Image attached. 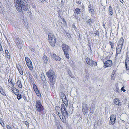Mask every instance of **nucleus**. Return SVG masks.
I'll use <instances>...</instances> for the list:
<instances>
[{
    "label": "nucleus",
    "mask_w": 129,
    "mask_h": 129,
    "mask_svg": "<svg viewBox=\"0 0 129 129\" xmlns=\"http://www.w3.org/2000/svg\"><path fill=\"white\" fill-rule=\"evenodd\" d=\"M14 3L16 9L19 12H21L22 10L26 11L28 9L27 4L23 0H15Z\"/></svg>",
    "instance_id": "f257e3e1"
},
{
    "label": "nucleus",
    "mask_w": 129,
    "mask_h": 129,
    "mask_svg": "<svg viewBox=\"0 0 129 129\" xmlns=\"http://www.w3.org/2000/svg\"><path fill=\"white\" fill-rule=\"evenodd\" d=\"M46 74L48 78L49 83L51 85H53L55 81L56 75L55 73L51 70H50L47 72Z\"/></svg>",
    "instance_id": "f03ea898"
},
{
    "label": "nucleus",
    "mask_w": 129,
    "mask_h": 129,
    "mask_svg": "<svg viewBox=\"0 0 129 129\" xmlns=\"http://www.w3.org/2000/svg\"><path fill=\"white\" fill-rule=\"evenodd\" d=\"M48 42L52 47H54L56 42V38L54 34L51 32H49L48 34Z\"/></svg>",
    "instance_id": "7ed1b4c3"
},
{
    "label": "nucleus",
    "mask_w": 129,
    "mask_h": 129,
    "mask_svg": "<svg viewBox=\"0 0 129 129\" xmlns=\"http://www.w3.org/2000/svg\"><path fill=\"white\" fill-rule=\"evenodd\" d=\"M61 112L63 116L61 118L62 121L64 123H66L67 122L66 118L68 117V114L67 112L65 106L64 105L62 104L61 105Z\"/></svg>",
    "instance_id": "20e7f679"
},
{
    "label": "nucleus",
    "mask_w": 129,
    "mask_h": 129,
    "mask_svg": "<svg viewBox=\"0 0 129 129\" xmlns=\"http://www.w3.org/2000/svg\"><path fill=\"white\" fill-rule=\"evenodd\" d=\"M36 106L37 111L41 112L44 109L43 106L41 104L40 100L36 101Z\"/></svg>",
    "instance_id": "39448f33"
},
{
    "label": "nucleus",
    "mask_w": 129,
    "mask_h": 129,
    "mask_svg": "<svg viewBox=\"0 0 129 129\" xmlns=\"http://www.w3.org/2000/svg\"><path fill=\"white\" fill-rule=\"evenodd\" d=\"M25 60L26 65L29 69L31 71H32L33 70V64L30 58L28 57H26L25 58Z\"/></svg>",
    "instance_id": "423d86ee"
},
{
    "label": "nucleus",
    "mask_w": 129,
    "mask_h": 129,
    "mask_svg": "<svg viewBox=\"0 0 129 129\" xmlns=\"http://www.w3.org/2000/svg\"><path fill=\"white\" fill-rule=\"evenodd\" d=\"M86 61L88 65L91 67L93 66H96L97 64V62H96L93 61L89 57H87L86 58Z\"/></svg>",
    "instance_id": "0eeeda50"
},
{
    "label": "nucleus",
    "mask_w": 129,
    "mask_h": 129,
    "mask_svg": "<svg viewBox=\"0 0 129 129\" xmlns=\"http://www.w3.org/2000/svg\"><path fill=\"white\" fill-rule=\"evenodd\" d=\"M13 78L10 77V76H9V78L8 80V84L7 85V86L9 88H12L14 86L15 83L13 82Z\"/></svg>",
    "instance_id": "6e6552de"
},
{
    "label": "nucleus",
    "mask_w": 129,
    "mask_h": 129,
    "mask_svg": "<svg viewBox=\"0 0 129 129\" xmlns=\"http://www.w3.org/2000/svg\"><path fill=\"white\" fill-rule=\"evenodd\" d=\"M82 110L83 114L85 115L88 112V108L87 105L85 103H83L82 104Z\"/></svg>",
    "instance_id": "1a4fd4ad"
},
{
    "label": "nucleus",
    "mask_w": 129,
    "mask_h": 129,
    "mask_svg": "<svg viewBox=\"0 0 129 129\" xmlns=\"http://www.w3.org/2000/svg\"><path fill=\"white\" fill-rule=\"evenodd\" d=\"M55 109L56 114L59 116L61 120L62 121L61 118L63 117H62L63 116H62V115H61V114H60V113L61 112V111L60 108L59 106H57L55 107Z\"/></svg>",
    "instance_id": "9d476101"
},
{
    "label": "nucleus",
    "mask_w": 129,
    "mask_h": 129,
    "mask_svg": "<svg viewBox=\"0 0 129 129\" xmlns=\"http://www.w3.org/2000/svg\"><path fill=\"white\" fill-rule=\"evenodd\" d=\"M61 48L64 52H69L70 51V48L67 45L64 43L62 44Z\"/></svg>",
    "instance_id": "9b49d317"
},
{
    "label": "nucleus",
    "mask_w": 129,
    "mask_h": 129,
    "mask_svg": "<svg viewBox=\"0 0 129 129\" xmlns=\"http://www.w3.org/2000/svg\"><path fill=\"white\" fill-rule=\"evenodd\" d=\"M112 65L113 63L111 60H107L104 63V67L105 68L110 67Z\"/></svg>",
    "instance_id": "f8f14e48"
},
{
    "label": "nucleus",
    "mask_w": 129,
    "mask_h": 129,
    "mask_svg": "<svg viewBox=\"0 0 129 129\" xmlns=\"http://www.w3.org/2000/svg\"><path fill=\"white\" fill-rule=\"evenodd\" d=\"M81 13L80 10L78 8H76L75 11H74V17L76 19H78V14H80Z\"/></svg>",
    "instance_id": "ddd939ff"
},
{
    "label": "nucleus",
    "mask_w": 129,
    "mask_h": 129,
    "mask_svg": "<svg viewBox=\"0 0 129 129\" xmlns=\"http://www.w3.org/2000/svg\"><path fill=\"white\" fill-rule=\"evenodd\" d=\"M116 117L113 115H112L110 118V120L109 123L110 124L113 125L114 124L115 122Z\"/></svg>",
    "instance_id": "4468645a"
},
{
    "label": "nucleus",
    "mask_w": 129,
    "mask_h": 129,
    "mask_svg": "<svg viewBox=\"0 0 129 129\" xmlns=\"http://www.w3.org/2000/svg\"><path fill=\"white\" fill-rule=\"evenodd\" d=\"M88 10L89 13L91 14H94V11L93 6H92L90 4L88 6Z\"/></svg>",
    "instance_id": "2eb2a0df"
},
{
    "label": "nucleus",
    "mask_w": 129,
    "mask_h": 129,
    "mask_svg": "<svg viewBox=\"0 0 129 129\" xmlns=\"http://www.w3.org/2000/svg\"><path fill=\"white\" fill-rule=\"evenodd\" d=\"M122 48V47L117 46L116 53V56H117L120 53Z\"/></svg>",
    "instance_id": "dca6fc26"
},
{
    "label": "nucleus",
    "mask_w": 129,
    "mask_h": 129,
    "mask_svg": "<svg viewBox=\"0 0 129 129\" xmlns=\"http://www.w3.org/2000/svg\"><path fill=\"white\" fill-rule=\"evenodd\" d=\"M124 42V40L122 37L120 38L119 40L117 46H118L122 47L123 44Z\"/></svg>",
    "instance_id": "f3484780"
},
{
    "label": "nucleus",
    "mask_w": 129,
    "mask_h": 129,
    "mask_svg": "<svg viewBox=\"0 0 129 129\" xmlns=\"http://www.w3.org/2000/svg\"><path fill=\"white\" fill-rule=\"evenodd\" d=\"M16 67L17 68L20 74L21 75H23V71L20 65L19 64H17L16 66Z\"/></svg>",
    "instance_id": "a211bd4d"
},
{
    "label": "nucleus",
    "mask_w": 129,
    "mask_h": 129,
    "mask_svg": "<svg viewBox=\"0 0 129 129\" xmlns=\"http://www.w3.org/2000/svg\"><path fill=\"white\" fill-rule=\"evenodd\" d=\"M125 66L127 70L129 69V58L127 57L126 58L125 62Z\"/></svg>",
    "instance_id": "6ab92c4d"
},
{
    "label": "nucleus",
    "mask_w": 129,
    "mask_h": 129,
    "mask_svg": "<svg viewBox=\"0 0 129 129\" xmlns=\"http://www.w3.org/2000/svg\"><path fill=\"white\" fill-rule=\"evenodd\" d=\"M16 84L18 88H21L22 87V85L21 81L20 80H18L16 82Z\"/></svg>",
    "instance_id": "aec40b11"
},
{
    "label": "nucleus",
    "mask_w": 129,
    "mask_h": 129,
    "mask_svg": "<svg viewBox=\"0 0 129 129\" xmlns=\"http://www.w3.org/2000/svg\"><path fill=\"white\" fill-rule=\"evenodd\" d=\"M16 44L19 49H21L22 48L23 45L21 42L19 41H18L16 43Z\"/></svg>",
    "instance_id": "412c9836"
},
{
    "label": "nucleus",
    "mask_w": 129,
    "mask_h": 129,
    "mask_svg": "<svg viewBox=\"0 0 129 129\" xmlns=\"http://www.w3.org/2000/svg\"><path fill=\"white\" fill-rule=\"evenodd\" d=\"M52 57L53 58H55V60L56 61H59L61 60V58L60 57L57 55L55 54H53L52 56Z\"/></svg>",
    "instance_id": "4be33fe9"
},
{
    "label": "nucleus",
    "mask_w": 129,
    "mask_h": 129,
    "mask_svg": "<svg viewBox=\"0 0 129 129\" xmlns=\"http://www.w3.org/2000/svg\"><path fill=\"white\" fill-rule=\"evenodd\" d=\"M114 104L116 105H120V101L118 98L115 99L114 100Z\"/></svg>",
    "instance_id": "5701e85b"
},
{
    "label": "nucleus",
    "mask_w": 129,
    "mask_h": 129,
    "mask_svg": "<svg viewBox=\"0 0 129 129\" xmlns=\"http://www.w3.org/2000/svg\"><path fill=\"white\" fill-rule=\"evenodd\" d=\"M0 92L4 96H6V95L4 89L0 86Z\"/></svg>",
    "instance_id": "b1692460"
},
{
    "label": "nucleus",
    "mask_w": 129,
    "mask_h": 129,
    "mask_svg": "<svg viewBox=\"0 0 129 129\" xmlns=\"http://www.w3.org/2000/svg\"><path fill=\"white\" fill-rule=\"evenodd\" d=\"M62 100L63 102L65 104L66 106L67 107L68 105V102L67 98L65 97V98Z\"/></svg>",
    "instance_id": "393cba45"
},
{
    "label": "nucleus",
    "mask_w": 129,
    "mask_h": 129,
    "mask_svg": "<svg viewBox=\"0 0 129 129\" xmlns=\"http://www.w3.org/2000/svg\"><path fill=\"white\" fill-rule=\"evenodd\" d=\"M113 10L112 8L110 6L109 8V14L111 16L113 14Z\"/></svg>",
    "instance_id": "a878e982"
},
{
    "label": "nucleus",
    "mask_w": 129,
    "mask_h": 129,
    "mask_svg": "<svg viewBox=\"0 0 129 129\" xmlns=\"http://www.w3.org/2000/svg\"><path fill=\"white\" fill-rule=\"evenodd\" d=\"M69 52H64V55L68 59L69 58Z\"/></svg>",
    "instance_id": "bb28decb"
},
{
    "label": "nucleus",
    "mask_w": 129,
    "mask_h": 129,
    "mask_svg": "<svg viewBox=\"0 0 129 129\" xmlns=\"http://www.w3.org/2000/svg\"><path fill=\"white\" fill-rule=\"evenodd\" d=\"M109 44L111 46V49L113 50V47L114 46V43H113L112 41H109Z\"/></svg>",
    "instance_id": "cd10ccee"
},
{
    "label": "nucleus",
    "mask_w": 129,
    "mask_h": 129,
    "mask_svg": "<svg viewBox=\"0 0 129 129\" xmlns=\"http://www.w3.org/2000/svg\"><path fill=\"white\" fill-rule=\"evenodd\" d=\"M28 78L30 81L32 82L33 81V77L31 74H30L28 75Z\"/></svg>",
    "instance_id": "c85d7f7f"
},
{
    "label": "nucleus",
    "mask_w": 129,
    "mask_h": 129,
    "mask_svg": "<svg viewBox=\"0 0 129 129\" xmlns=\"http://www.w3.org/2000/svg\"><path fill=\"white\" fill-rule=\"evenodd\" d=\"M5 57H6L7 59L9 60L10 59V56L9 53H6L5 55Z\"/></svg>",
    "instance_id": "c756f323"
},
{
    "label": "nucleus",
    "mask_w": 129,
    "mask_h": 129,
    "mask_svg": "<svg viewBox=\"0 0 129 129\" xmlns=\"http://www.w3.org/2000/svg\"><path fill=\"white\" fill-rule=\"evenodd\" d=\"M35 91L38 96H40L41 95V93L39 92L38 89Z\"/></svg>",
    "instance_id": "7c9ffc66"
},
{
    "label": "nucleus",
    "mask_w": 129,
    "mask_h": 129,
    "mask_svg": "<svg viewBox=\"0 0 129 129\" xmlns=\"http://www.w3.org/2000/svg\"><path fill=\"white\" fill-rule=\"evenodd\" d=\"M66 97L65 94L63 93H61V98L62 100Z\"/></svg>",
    "instance_id": "2f4dec72"
},
{
    "label": "nucleus",
    "mask_w": 129,
    "mask_h": 129,
    "mask_svg": "<svg viewBox=\"0 0 129 129\" xmlns=\"http://www.w3.org/2000/svg\"><path fill=\"white\" fill-rule=\"evenodd\" d=\"M43 60L44 61V62L45 63H47V59L46 56H44L43 57Z\"/></svg>",
    "instance_id": "473e14b6"
},
{
    "label": "nucleus",
    "mask_w": 129,
    "mask_h": 129,
    "mask_svg": "<svg viewBox=\"0 0 129 129\" xmlns=\"http://www.w3.org/2000/svg\"><path fill=\"white\" fill-rule=\"evenodd\" d=\"M16 95L17 96V98L18 100H19L22 98V95L20 94L19 93H18Z\"/></svg>",
    "instance_id": "72a5a7b5"
},
{
    "label": "nucleus",
    "mask_w": 129,
    "mask_h": 129,
    "mask_svg": "<svg viewBox=\"0 0 129 129\" xmlns=\"http://www.w3.org/2000/svg\"><path fill=\"white\" fill-rule=\"evenodd\" d=\"M33 87L34 91L38 89L36 85L35 84H33Z\"/></svg>",
    "instance_id": "f704fd0d"
},
{
    "label": "nucleus",
    "mask_w": 129,
    "mask_h": 129,
    "mask_svg": "<svg viewBox=\"0 0 129 129\" xmlns=\"http://www.w3.org/2000/svg\"><path fill=\"white\" fill-rule=\"evenodd\" d=\"M15 89V91L14 92V93L16 95H17L18 93H19V90L18 89H17L16 88H14Z\"/></svg>",
    "instance_id": "c9c22d12"
},
{
    "label": "nucleus",
    "mask_w": 129,
    "mask_h": 129,
    "mask_svg": "<svg viewBox=\"0 0 129 129\" xmlns=\"http://www.w3.org/2000/svg\"><path fill=\"white\" fill-rule=\"evenodd\" d=\"M3 7L2 6L1 3L0 1V12H3Z\"/></svg>",
    "instance_id": "e433bc0d"
},
{
    "label": "nucleus",
    "mask_w": 129,
    "mask_h": 129,
    "mask_svg": "<svg viewBox=\"0 0 129 129\" xmlns=\"http://www.w3.org/2000/svg\"><path fill=\"white\" fill-rule=\"evenodd\" d=\"M94 108L93 107H91L90 110V112L91 113H92L94 111Z\"/></svg>",
    "instance_id": "4c0bfd02"
},
{
    "label": "nucleus",
    "mask_w": 129,
    "mask_h": 129,
    "mask_svg": "<svg viewBox=\"0 0 129 129\" xmlns=\"http://www.w3.org/2000/svg\"><path fill=\"white\" fill-rule=\"evenodd\" d=\"M87 24L89 25L91 24L92 22V20L91 19H89L87 21Z\"/></svg>",
    "instance_id": "58836bf2"
},
{
    "label": "nucleus",
    "mask_w": 129,
    "mask_h": 129,
    "mask_svg": "<svg viewBox=\"0 0 129 129\" xmlns=\"http://www.w3.org/2000/svg\"><path fill=\"white\" fill-rule=\"evenodd\" d=\"M6 128L7 129H13L12 127L9 125H7Z\"/></svg>",
    "instance_id": "ea45409f"
},
{
    "label": "nucleus",
    "mask_w": 129,
    "mask_h": 129,
    "mask_svg": "<svg viewBox=\"0 0 129 129\" xmlns=\"http://www.w3.org/2000/svg\"><path fill=\"white\" fill-rule=\"evenodd\" d=\"M22 97L24 99L25 101H27V99L26 98V97L25 94H23V95Z\"/></svg>",
    "instance_id": "a19ab883"
},
{
    "label": "nucleus",
    "mask_w": 129,
    "mask_h": 129,
    "mask_svg": "<svg viewBox=\"0 0 129 129\" xmlns=\"http://www.w3.org/2000/svg\"><path fill=\"white\" fill-rule=\"evenodd\" d=\"M23 123L25 124L27 126H29V124L28 122L27 121H24Z\"/></svg>",
    "instance_id": "79ce46f5"
},
{
    "label": "nucleus",
    "mask_w": 129,
    "mask_h": 129,
    "mask_svg": "<svg viewBox=\"0 0 129 129\" xmlns=\"http://www.w3.org/2000/svg\"><path fill=\"white\" fill-rule=\"evenodd\" d=\"M114 74H112L111 76V79L112 80H114L115 78V77L114 76Z\"/></svg>",
    "instance_id": "37998d69"
},
{
    "label": "nucleus",
    "mask_w": 129,
    "mask_h": 129,
    "mask_svg": "<svg viewBox=\"0 0 129 129\" xmlns=\"http://www.w3.org/2000/svg\"><path fill=\"white\" fill-rule=\"evenodd\" d=\"M116 69H114L112 73V74H115L116 73Z\"/></svg>",
    "instance_id": "c03bdc74"
},
{
    "label": "nucleus",
    "mask_w": 129,
    "mask_h": 129,
    "mask_svg": "<svg viewBox=\"0 0 129 129\" xmlns=\"http://www.w3.org/2000/svg\"><path fill=\"white\" fill-rule=\"evenodd\" d=\"M76 3L78 4H80L81 3V1L79 0H77L76 2Z\"/></svg>",
    "instance_id": "a18cd8bd"
},
{
    "label": "nucleus",
    "mask_w": 129,
    "mask_h": 129,
    "mask_svg": "<svg viewBox=\"0 0 129 129\" xmlns=\"http://www.w3.org/2000/svg\"><path fill=\"white\" fill-rule=\"evenodd\" d=\"M95 36L97 35L98 36H99V32L98 31H96V33L94 34Z\"/></svg>",
    "instance_id": "49530a36"
},
{
    "label": "nucleus",
    "mask_w": 129,
    "mask_h": 129,
    "mask_svg": "<svg viewBox=\"0 0 129 129\" xmlns=\"http://www.w3.org/2000/svg\"><path fill=\"white\" fill-rule=\"evenodd\" d=\"M39 1L42 3H45L47 1V0H39Z\"/></svg>",
    "instance_id": "de8ad7c7"
},
{
    "label": "nucleus",
    "mask_w": 129,
    "mask_h": 129,
    "mask_svg": "<svg viewBox=\"0 0 129 129\" xmlns=\"http://www.w3.org/2000/svg\"><path fill=\"white\" fill-rule=\"evenodd\" d=\"M124 87L123 86L121 88V90L123 92H124L126 91V90L125 89H124Z\"/></svg>",
    "instance_id": "09e8293b"
},
{
    "label": "nucleus",
    "mask_w": 129,
    "mask_h": 129,
    "mask_svg": "<svg viewBox=\"0 0 129 129\" xmlns=\"http://www.w3.org/2000/svg\"><path fill=\"white\" fill-rule=\"evenodd\" d=\"M1 124L3 128L5 127V124L3 122Z\"/></svg>",
    "instance_id": "8fccbe9b"
},
{
    "label": "nucleus",
    "mask_w": 129,
    "mask_h": 129,
    "mask_svg": "<svg viewBox=\"0 0 129 129\" xmlns=\"http://www.w3.org/2000/svg\"><path fill=\"white\" fill-rule=\"evenodd\" d=\"M119 90V88L118 87H117L115 89V91L116 92H118Z\"/></svg>",
    "instance_id": "3c124183"
},
{
    "label": "nucleus",
    "mask_w": 129,
    "mask_h": 129,
    "mask_svg": "<svg viewBox=\"0 0 129 129\" xmlns=\"http://www.w3.org/2000/svg\"><path fill=\"white\" fill-rule=\"evenodd\" d=\"M5 54L6 53L7 54V53H9L8 52V50L7 49H5Z\"/></svg>",
    "instance_id": "603ef678"
},
{
    "label": "nucleus",
    "mask_w": 129,
    "mask_h": 129,
    "mask_svg": "<svg viewBox=\"0 0 129 129\" xmlns=\"http://www.w3.org/2000/svg\"><path fill=\"white\" fill-rule=\"evenodd\" d=\"M3 51V49L2 48V46H0V51L2 52Z\"/></svg>",
    "instance_id": "864d4df0"
},
{
    "label": "nucleus",
    "mask_w": 129,
    "mask_h": 129,
    "mask_svg": "<svg viewBox=\"0 0 129 129\" xmlns=\"http://www.w3.org/2000/svg\"><path fill=\"white\" fill-rule=\"evenodd\" d=\"M15 87H13V88H12V91L14 93L15 91V89L14 88Z\"/></svg>",
    "instance_id": "5fc2aeb1"
},
{
    "label": "nucleus",
    "mask_w": 129,
    "mask_h": 129,
    "mask_svg": "<svg viewBox=\"0 0 129 129\" xmlns=\"http://www.w3.org/2000/svg\"><path fill=\"white\" fill-rule=\"evenodd\" d=\"M61 4L62 5H64V2H63V0H62L61 1Z\"/></svg>",
    "instance_id": "6e6d98bb"
},
{
    "label": "nucleus",
    "mask_w": 129,
    "mask_h": 129,
    "mask_svg": "<svg viewBox=\"0 0 129 129\" xmlns=\"http://www.w3.org/2000/svg\"><path fill=\"white\" fill-rule=\"evenodd\" d=\"M120 2L122 3V4H123L124 2V1L123 0H119Z\"/></svg>",
    "instance_id": "4d7b16f0"
},
{
    "label": "nucleus",
    "mask_w": 129,
    "mask_h": 129,
    "mask_svg": "<svg viewBox=\"0 0 129 129\" xmlns=\"http://www.w3.org/2000/svg\"><path fill=\"white\" fill-rule=\"evenodd\" d=\"M3 122L2 120L1 121H0V123L1 124Z\"/></svg>",
    "instance_id": "13d9d810"
},
{
    "label": "nucleus",
    "mask_w": 129,
    "mask_h": 129,
    "mask_svg": "<svg viewBox=\"0 0 129 129\" xmlns=\"http://www.w3.org/2000/svg\"><path fill=\"white\" fill-rule=\"evenodd\" d=\"M62 21H64V22L65 21V20L64 19H63Z\"/></svg>",
    "instance_id": "bf43d9fd"
},
{
    "label": "nucleus",
    "mask_w": 129,
    "mask_h": 129,
    "mask_svg": "<svg viewBox=\"0 0 129 129\" xmlns=\"http://www.w3.org/2000/svg\"><path fill=\"white\" fill-rule=\"evenodd\" d=\"M33 50H34V49L33 48H32V49H31V51H33Z\"/></svg>",
    "instance_id": "052dcab7"
},
{
    "label": "nucleus",
    "mask_w": 129,
    "mask_h": 129,
    "mask_svg": "<svg viewBox=\"0 0 129 129\" xmlns=\"http://www.w3.org/2000/svg\"><path fill=\"white\" fill-rule=\"evenodd\" d=\"M2 120V119H1V118H0V121H1V120Z\"/></svg>",
    "instance_id": "680f3d73"
},
{
    "label": "nucleus",
    "mask_w": 129,
    "mask_h": 129,
    "mask_svg": "<svg viewBox=\"0 0 129 129\" xmlns=\"http://www.w3.org/2000/svg\"><path fill=\"white\" fill-rule=\"evenodd\" d=\"M103 26H105V24H103Z\"/></svg>",
    "instance_id": "e2e57ef3"
},
{
    "label": "nucleus",
    "mask_w": 129,
    "mask_h": 129,
    "mask_svg": "<svg viewBox=\"0 0 129 129\" xmlns=\"http://www.w3.org/2000/svg\"><path fill=\"white\" fill-rule=\"evenodd\" d=\"M2 46V45H1V44H0V46Z\"/></svg>",
    "instance_id": "0e129e2a"
},
{
    "label": "nucleus",
    "mask_w": 129,
    "mask_h": 129,
    "mask_svg": "<svg viewBox=\"0 0 129 129\" xmlns=\"http://www.w3.org/2000/svg\"><path fill=\"white\" fill-rule=\"evenodd\" d=\"M1 40H0V44L1 43Z\"/></svg>",
    "instance_id": "69168bd1"
},
{
    "label": "nucleus",
    "mask_w": 129,
    "mask_h": 129,
    "mask_svg": "<svg viewBox=\"0 0 129 129\" xmlns=\"http://www.w3.org/2000/svg\"><path fill=\"white\" fill-rule=\"evenodd\" d=\"M107 57H106V58H105V59H106V58H107Z\"/></svg>",
    "instance_id": "338daca9"
},
{
    "label": "nucleus",
    "mask_w": 129,
    "mask_h": 129,
    "mask_svg": "<svg viewBox=\"0 0 129 129\" xmlns=\"http://www.w3.org/2000/svg\"><path fill=\"white\" fill-rule=\"evenodd\" d=\"M58 129H62V128H61V129H60V128H59Z\"/></svg>",
    "instance_id": "774afa93"
}]
</instances>
